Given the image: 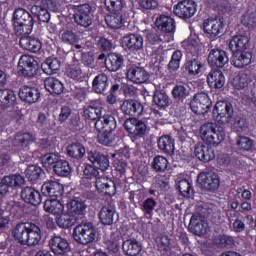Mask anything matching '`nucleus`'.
I'll list each match as a JSON object with an SVG mask.
<instances>
[{"instance_id": "f257e3e1", "label": "nucleus", "mask_w": 256, "mask_h": 256, "mask_svg": "<svg viewBox=\"0 0 256 256\" xmlns=\"http://www.w3.org/2000/svg\"><path fill=\"white\" fill-rule=\"evenodd\" d=\"M12 235L20 245L35 247L41 241V227L32 222L20 223L15 226Z\"/></svg>"}, {"instance_id": "f03ea898", "label": "nucleus", "mask_w": 256, "mask_h": 256, "mask_svg": "<svg viewBox=\"0 0 256 256\" xmlns=\"http://www.w3.org/2000/svg\"><path fill=\"white\" fill-rule=\"evenodd\" d=\"M13 27L17 35H31L35 20L29 11L24 8H16L12 17Z\"/></svg>"}, {"instance_id": "7ed1b4c3", "label": "nucleus", "mask_w": 256, "mask_h": 256, "mask_svg": "<svg viewBox=\"0 0 256 256\" xmlns=\"http://www.w3.org/2000/svg\"><path fill=\"white\" fill-rule=\"evenodd\" d=\"M200 135L204 143L213 145L214 147L221 145L226 137L225 128L217 126V124L212 122L205 123L201 126Z\"/></svg>"}, {"instance_id": "20e7f679", "label": "nucleus", "mask_w": 256, "mask_h": 256, "mask_svg": "<svg viewBox=\"0 0 256 256\" xmlns=\"http://www.w3.org/2000/svg\"><path fill=\"white\" fill-rule=\"evenodd\" d=\"M95 237H97V230L91 222L79 224L73 230V239L80 245L93 243Z\"/></svg>"}, {"instance_id": "39448f33", "label": "nucleus", "mask_w": 256, "mask_h": 256, "mask_svg": "<svg viewBox=\"0 0 256 256\" xmlns=\"http://www.w3.org/2000/svg\"><path fill=\"white\" fill-rule=\"evenodd\" d=\"M49 11H59L55 0H42L41 5H34L31 7L32 15H35V17L42 23H49V21H51V14Z\"/></svg>"}, {"instance_id": "423d86ee", "label": "nucleus", "mask_w": 256, "mask_h": 256, "mask_svg": "<svg viewBox=\"0 0 256 256\" xmlns=\"http://www.w3.org/2000/svg\"><path fill=\"white\" fill-rule=\"evenodd\" d=\"M211 105V99L205 92L195 94L193 100L190 102V107L196 115H205V113H209Z\"/></svg>"}, {"instance_id": "0eeeda50", "label": "nucleus", "mask_w": 256, "mask_h": 256, "mask_svg": "<svg viewBox=\"0 0 256 256\" xmlns=\"http://www.w3.org/2000/svg\"><path fill=\"white\" fill-rule=\"evenodd\" d=\"M48 245L55 256H70L71 255V244L66 238H63L57 234H54Z\"/></svg>"}, {"instance_id": "6e6552de", "label": "nucleus", "mask_w": 256, "mask_h": 256, "mask_svg": "<svg viewBox=\"0 0 256 256\" xmlns=\"http://www.w3.org/2000/svg\"><path fill=\"white\" fill-rule=\"evenodd\" d=\"M39 70V63L29 55H22L18 62V71L24 77H35Z\"/></svg>"}, {"instance_id": "1a4fd4ad", "label": "nucleus", "mask_w": 256, "mask_h": 256, "mask_svg": "<svg viewBox=\"0 0 256 256\" xmlns=\"http://www.w3.org/2000/svg\"><path fill=\"white\" fill-rule=\"evenodd\" d=\"M196 210L198 211L197 214H193L190 223H189V230L194 235H205L207 233V222H205V212H201L203 210L202 206H197Z\"/></svg>"}, {"instance_id": "9d476101", "label": "nucleus", "mask_w": 256, "mask_h": 256, "mask_svg": "<svg viewBox=\"0 0 256 256\" xmlns=\"http://www.w3.org/2000/svg\"><path fill=\"white\" fill-rule=\"evenodd\" d=\"M93 8L89 4H82L76 8L74 13V21L80 27H91L93 25Z\"/></svg>"}, {"instance_id": "9b49d317", "label": "nucleus", "mask_w": 256, "mask_h": 256, "mask_svg": "<svg viewBox=\"0 0 256 256\" xmlns=\"http://www.w3.org/2000/svg\"><path fill=\"white\" fill-rule=\"evenodd\" d=\"M214 113H217L216 121L225 125L233 119V105L227 101L217 102L214 107Z\"/></svg>"}, {"instance_id": "f8f14e48", "label": "nucleus", "mask_w": 256, "mask_h": 256, "mask_svg": "<svg viewBox=\"0 0 256 256\" xmlns=\"http://www.w3.org/2000/svg\"><path fill=\"white\" fill-rule=\"evenodd\" d=\"M121 45L125 51L137 53L143 49V36L135 33L126 34L122 37Z\"/></svg>"}, {"instance_id": "ddd939ff", "label": "nucleus", "mask_w": 256, "mask_h": 256, "mask_svg": "<svg viewBox=\"0 0 256 256\" xmlns=\"http://www.w3.org/2000/svg\"><path fill=\"white\" fill-rule=\"evenodd\" d=\"M197 8L193 0H182L174 6V14L180 19H191Z\"/></svg>"}, {"instance_id": "4468645a", "label": "nucleus", "mask_w": 256, "mask_h": 256, "mask_svg": "<svg viewBox=\"0 0 256 256\" xmlns=\"http://www.w3.org/2000/svg\"><path fill=\"white\" fill-rule=\"evenodd\" d=\"M197 181L206 191H215L219 189V176L213 172H201Z\"/></svg>"}, {"instance_id": "2eb2a0df", "label": "nucleus", "mask_w": 256, "mask_h": 256, "mask_svg": "<svg viewBox=\"0 0 256 256\" xmlns=\"http://www.w3.org/2000/svg\"><path fill=\"white\" fill-rule=\"evenodd\" d=\"M124 127L134 137H143L147 133V124L136 118L125 120Z\"/></svg>"}, {"instance_id": "dca6fc26", "label": "nucleus", "mask_w": 256, "mask_h": 256, "mask_svg": "<svg viewBox=\"0 0 256 256\" xmlns=\"http://www.w3.org/2000/svg\"><path fill=\"white\" fill-rule=\"evenodd\" d=\"M229 63V56L227 52L221 49H212L208 55V64L210 67H217L223 69L224 65Z\"/></svg>"}, {"instance_id": "f3484780", "label": "nucleus", "mask_w": 256, "mask_h": 256, "mask_svg": "<svg viewBox=\"0 0 256 256\" xmlns=\"http://www.w3.org/2000/svg\"><path fill=\"white\" fill-rule=\"evenodd\" d=\"M126 76L129 81H132V83H136V85H141L149 81V72H147V70H145V68L143 67H130L127 71Z\"/></svg>"}, {"instance_id": "a211bd4d", "label": "nucleus", "mask_w": 256, "mask_h": 256, "mask_svg": "<svg viewBox=\"0 0 256 256\" xmlns=\"http://www.w3.org/2000/svg\"><path fill=\"white\" fill-rule=\"evenodd\" d=\"M25 185V178L21 175H10L2 178L0 182V195H5L9 191V187H21Z\"/></svg>"}, {"instance_id": "6ab92c4d", "label": "nucleus", "mask_w": 256, "mask_h": 256, "mask_svg": "<svg viewBox=\"0 0 256 256\" xmlns=\"http://www.w3.org/2000/svg\"><path fill=\"white\" fill-rule=\"evenodd\" d=\"M95 129L98 133H101V131H115V129H117V120H115V116L111 114L100 116L95 122Z\"/></svg>"}, {"instance_id": "aec40b11", "label": "nucleus", "mask_w": 256, "mask_h": 256, "mask_svg": "<svg viewBox=\"0 0 256 256\" xmlns=\"http://www.w3.org/2000/svg\"><path fill=\"white\" fill-rule=\"evenodd\" d=\"M121 111L124 115H129L130 117H140L143 115V104L136 100H125L121 104Z\"/></svg>"}, {"instance_id": "412c9836", "label": "nucleus", "mask_w": 256, "mask_h": 256, "mask_svg": "<svg viewBox=\"0 0 256 256\" xmlns=\"http://www.w3.org/2000/svg\"><path fill=\"white\" fill-rule=\"evenodd\" d=\"M41 193L44 197H61L64 189L61 183L50 180L42 185Z\"/></svg>"}, {"instance_id": "4be33fe9", "label": "nucleus", "mask_w": 256, "mask_h": 256, "mask_svg": "<svg viewBox=\"0 0 256 256\" xmlns=\"http://www.w3.org/2000/svg\"><path fill=\"white\" fill-rule=\"evenodd\" d=\"M224 27L225 24L223 21L213 18H209L203 23L204 32L207 33V35H210V37H217L221 35Z\"/></svg>"}, {"instance_id": "5701e85b", "label": "nucleus", "mask_w": 256, "mask_h": 256, "mask_svg": "<svg viewBox=\"0 0 256 256\" xmlns=\"http://www.w3.org/2000/svg\"><path fill=\"white\" fill-rule=\"evenodd\" d=\"M41 97V93H39V89L35 87L23 86L19 90V98L24 103H29L30 105L33 103H37Z\"/></svg>"}, {"instance_id": "b1692460", "label": "nucleus", "mask_w": 256, "mask_h": 256, "mask_svg": "<svg viewBox=\"0 0 256 256\" xmlns=\"http://www.w3.org/2000/svg\"><path fill=\"white\" fill-rule=\"evenodd\" d=\"M95 187L99 193L104 195H115V182L105 177H98L95 180Z\"/></svg>"}, {"instance_id": "393cba45", "label": "nucleus", "mask_w": 256, "mask_h": 256, "mask_svg": "<svg viewBox=\"0 0 256 256\" xmlns=\"http://www.w3.org/2000/svg\"><path fill=\"white\" fill-rule=\"evenodd\" d=\"M207 83L211 89H221L225 85V75L221 70H211L207 75Z\"/></svg>"}, {"instance_id": "a878e982", "label": "nucleus", "mask_w": 256, "mask_h": 256, "mask_svg": "<svg viewBox=\"0 0 256 256\" xmlns=\"http://www.w3.org/2000/svg\"><path fill=\"white\" fill-rule=\"evenodd\" d=\"M88 159L93 163L94 167L100 169V171H107V169H109V159L97 151L88 152Z\"/></svg>"}, {"instance_id": "bb28decb", "label": "nucleus", "mask_w": 256, "mask_h": 256, "mask_svg": "<svg viewBox=\"0 0 256 256\" xmlns=\"http://www.w3.org/2000/svg\"><path fill=\"white\" fill-rule=\"evenodd\" d=\"M21 197L25 203H29L30 205L37 206L41 204V194L33 187L27 186L23 188Z\"/></svg>"}, {"instance_id": "cd10ccee", "label": "nucleus", "mask_w": 256, "mask_h": 256, "mask_svg": "<svg viewBox=\"0 0 256 256\" xmlns=\"http://www.w3.org/2000/svg\"><path fill=\"white\" fill-rule=\"evenodd\" d=\"M115 217H117V211L115 206L111 204L103 206L99 212V219L102 225H113Z\"/></svg>"}, {"instance_id": "c85d7f7f", "label": "nucleus", "mask_w": 256, "mask_h": 256, "mask_svg": "<svg viewBox=\"0 0 256 256\" xmlns=\"http://www.w3.org/2000/svg\"><path fill=\"white\" fill-rule=\"evenodd\" d=\"M155 26L162 33H173L175 31V20L170 16L161 15L156 19Z\"/></svg>"}, {"instance_id": "c756f323", "label": "nucleus", "mask_w": 256, "mask_h": 256, "mask_svg": "<svg viewBox=\"0 0 256 256\" xmlns=\"http://www.w3.org/2000/svg\"><path fill=\"white\" fill-rule=\"evenodd\" d=\"M194 153L200 161H204L205 163H209V161H213V158L215 157V152L213 151V148L203 145V144H197L194 149Z\"/></svg>"}, {"instance_id": "7c9ffc66", "label": "nucleus", "mask_w": 256, "mask_h": 256, "mask_svg": "<svg viewBox=\"0 0 256 256\" xmlns=\"http://www.w3.org/2000/svg\"><path fill=\"white\" fill-rule=\"evenodd\" d=\"M249 47V38L247 36H234L233 39L230 40L229 49L232 53H237V51L245 52Z\"/></svg>"}, {"instance_id": "2f4dec72", "label": "nucleus", "mask_w": 256, "mask_h": 256, "mask_svg": "<svg viewBox=\"0 0 256 256\" xmlns=\"http://www.w3.org/2000/svg\"><path fill=\"white\" fill-rule=\"evenodd\" d=\"M124 59L121 54H116V53H110L106 58H105V67L108 69V71H119L121 67H123Z\"/></svg>"}, {"instance_id": "473e14b6", "label": "nucleus", "mask_w": 256, "mask_h": 256, "mask_svg": "<svg viewBox=\"0 0 256 256\" xmlns=\"http://www.w3.org/2000/svg\"><path fill=\"white\" fill-rule=\"evenodd\" d=\"M66 75L69 79L74 81H82L85 77L83 70L81 69V64L77 60H73L66 67Z\"/></svg>"}, {"instance_id": "72a5a7b5", "label": "nucleus", "mask_w": 256, "mask_h": 256, "mask_svg": "<svg viewBox=\"0 0 256 256\" xmlns=\"http://www.w3.org/2000/svg\"><path fill=\"white\" fill-rule=\"evenodd\" d=\"M122 249L125 255L137 256L143 251V246L135 239H127L123 242Z\"/></svg>"}, {"instance_id": "f704fd0d", "label": "nucleus", "mask_w": 256, "mask_h": 256, "mask_svg": "<svg viewBox=\"0 0 256 256\" xmlns=\"http://www.w3.org/2000/svg\"><path fill=\"white\" fill-rule=\"evenodd\" d=\"M158 149L166 155H173L175 153V140L169 135L161 136L158 139Z\"/></svg>"}, {"instance_id": "c9c22d12", "label": "nucleus", "mask_w": 256, "mask_h": 256, "mask_svg": "<svg viewBox=\"0 0 256 256\" xmlns=\"http://www.w3.org/2000/svg\"><path fill=\"white\" fill-rule=\"evenodd\" d=\"M19 43L22 49L30 51L31 53H38V51H41V41L37 38L24 36L20 38Z\"/></svg>"}, {"instance_id": "e433bc0d", "label": "nucleus", "mask_w": 256, "mask_h": 256, "mask_svg": "<svg viewBox=\"0 0 256 256\" xmlns=\"http://www.w3.org/2000/svg\"><path fill=\"white\" fill-rule=\"evenodd\" d=\"M252 55L249 51L241 52H233V65L237 67V69H243V67H247L251 63Z\"/></svg>"}, {"instance_id": "4c0bfd02", "label": "nucleus", "mask_w": 256, "mask_h": 256, "mask_svg": "<svg viewBox=\"0 0 256 256\" xmlns=\"http://www.w3.org/2000/svg\"><path fill=\"white\" fill-rule=\"evenodd\" d=\"M109 88V77L105 74H98L92 83V89L95 93L102 95Z\"/></svg>"}, {"instance_id": "58836bf2", "label": "nucleus", "mask_w": 256, "mask_h": 256, "mask_svg": "<svg viewBox=\"0 0 256 256\" xmlns=\"http://www.w3.org/2000/svg\"><path fill=\"white\" fill-rule=\"evenodd\" d=\"M44 209L47 213H51V215H55L59 217V215H63V211H65V206L61 201L57 199L46 200L44 203Z\"/></svg>"}, {"instance_id": "ea45409f", "label": "nucleus", "mask_w": 256, "mask_h": 256, "mask_svg": "<svg viewBox=\"0 0 256 256\" xmlns=\"http://www.w3.org/2000/svg\"><path fill=\"white\" fill-rule=\"evenodd\" d=\"M105 22L111 29H121L125 24V18L122 12H112L105 17Z\"/></svg>"}, {"instance_id": "a19ab883", "label": "nucleus", "mask_w": 256, "mask_h": 256, "mask_svg": "<svg viewBox=\"0 0 256 256\" xmlns=\"http://www.w3.org/2000/svg\"><path fill=\"white\" fill-rule=\"evenodd\" d=\"M41 69L46 75H53V73H57L61 69V60L49 57L42 63Z\"/></svg>"}, {"instance_id": "79ce46f5", "label": "nucleus", "mask_w": 256, "mask_h": 256, "mask_svg": "<svg viewBox=\"0 0 256 256\" xmlns=\"http://www.w3.org/2000/svg\"><path fill=\"white\" fill-rule=\"evenodd\" d=\"M46 90L52 95H61L63 93V83L54 77H48L44 80Z\"/></svg>"}, {"instance_id": "37998d69", "label": "nucleus", "mask_w": 256, "mask_h": 256, "mask_svg": "<svg viewBox=\"0 0 256 256\" xmlns=\"http://www.w3.org/2000/svg\"><path fill=\"white\" fill-rule=\"evenodd\" d=\"M67 209L73 216L84 215L87 210V204H85V201L80 199H74L67 204Z\"/></svg>"}, {"instance_id": "c03bdc74", "label": "nucleus", "mask_w": 256, "mask_h": 256, "mask_svg": "<svg viewBox=\"0 0 256 256\" xmlns=\"http://www.w3.org/2000/svg\"><path fill=\"white\" fill-rule=\"evenodd\" d=\"M75 223H77V217L73 216V214L62 213L56 218V225L61 229H69L70 227H73Z\"/></svg>"}, {"instance_id": "a18cd8bd", "label": "nucleus", "mask_w": 256, "mask_h": 256, "mask_svg": "<svg viewBox=\"0 0 256 256\" xmlns=\"http://www.w3.org/2000/svg\"><path fill=\"white\" fill-rule=\"evenodd\" d=\"M17 97L11 89L0 90V107H11L15 104Z\"/></svg>"}, {"instance_id": "49530a36", "label": "nucleus", "mask_w": 256, "mask_h": 256, "mask_svg": "<svg viewBox=\"0 0 256 256\" xmlns=\"http://www.w3.org/2000/svg\"><path fill=\"white\" fill-rule=\"evenodd\" d=\"M35 141V136L31 133H20L14 136L12 140V145L14 147H27L29 143H33Z\"/></svg>"}, {"instance_id": "de8ad7c7", "label": "nucleus", "mask_w": 256, "mask_h": 256, "mask_svg": "<svg viewBox=\"0 0 256 256\" xmlns=\"http://www.w3.org/2000/svg\"><path fill=\"white\" fill-rule=\"evenodd\" d=\"M101 107L89 105L83 108V117L88 121H98L101 118Z\"/></svg>"}, {"instance_id": "09e8293b", "label": "nucleus", "mask_w": 256, "mask_h": 256, "mask_svg": "<svg viewBox=\"0 0 256 256\" xmlns=\"http://www.w3.org/2000/svg\"><path fill=\"white\" fill-rule=\"evenodd\" d=\"M54 173L58 175V177H67L71 174V166H69V162L64 159H59L57 164L53 166Z\"/></svg>"}, {"instance_id": "8fccbe9b", "label": "nucleus", "mask_w": 256, "mask_h": 256, "mask_svg": "<svg viewBox=\"0 0 256 256\" xmlns=\"http://www.w3.org/2000/svg\"><path fill=\"white\" fill-rule=\"evenodd\" d=\"M69 157H73V159H83L85 157V146L81 143H74L67 147Z\"/></svg>"}, {"instance_id": "3c124183", "label": "nucleus", "mask_w": 256, "mask_h": 256, "mask_svg": "<svg viewBox=\"0 0 256 256\" xmlns=\"http://www.w3.org/2000/svg\"><path fill=\"white\" fill-rule=\"evenodd\" d=\"M235 89H245L251 83V76L247 73H240L233 79Z\"/></svg>"}, {"instance_id": "603ef678", "label": "nucleus", "mask_w": 256, "mask_h": 256, "mask_svg": "<svg viewBox=\"0 0 256 256\" xmlns=\"http://www.w3.org/2000/svg\"><path fill=\"white\" fill-rule=\"evenodd\" d=\"M168 165L169 161H167V158L163 156H155L152 161V169H154L157 173H165Z\"/></svg>"}, {"instance_id": "864d4df0", "label": "nucleus", "mask_w": 256, "mask_h": 256, "mask_svg": "<svg viewBox=\"0 0 256 256\" xmlns=\"http://www.w3.org/2000/svg\"><path fill=\"white\" fill-rule=\"evenodd\" d=\"M176 189H178L182 197H189L191 193H193V187H191V183H189V180L187 179L178 180L176 183Z\"/></svg>"}, {"instance_id": "5fc2aeb1", "label": "nucleus", "mask_w": 256, "mask_h": 256, "mask_svg": "<svg viewBox=\"0 0 256 256\" xmlns=\"http://www.w3.org/2000/svg\"><path fill=\"white\" fill-rule=\"evenodd\" d=\"M232 128L236 133L247 131V129H249V121H247V118L243 116H236L232 123Z\"/></svg>"}, {"instance_id": "6e6d98bb", "label": "nucleus", "mask_w": 256, "mask_h": 256, "mask_svg": "<svg viewBox=\"0 0 256 256\" xmlns=\"http://www.w3.org/2000/svg\"><path fill=\"white\" fill-rule=\"evenodd\" d=\"M41 173H43V170L37 165H30L25 171V175L31 183H35L41 177Z\"/></svg>"}, {"instance_id": "4d7b16f0", "label": "nucleus", "mask_w": 256, "mask_h": 256, "mask_svg": "<svg viewBox=\"0 0 256 256\" xmlns=\"http://www.w3.org/2000/svg\"><path fill=\"white\" fill-rule=\"evenodd\" d=\"M172 96L178 101H183L189 97V88L183 84L176 85L172 90Z\"/></svg>"}, {"instance_id": "13d9d810", "label": "nucleus", "mask_w": 256, "mask_h": 256, "mask_svg": "<svg viewBox=\"0 0 256 256\" xmlns=\"http://www.w3.org/2000/svg\"><path fill=\"white\" fill-rule=\"evenodd\" d=\"M60 39L62 43H65L66 45H75V43H79V37H77V34H75L73 30H63Z\"/></svg>"}, {"instance_id": "bf43d9fd", "label": "nucleus", "mask_w": 256, "mask_h": 256, "mask_svg": "<svg viewBox=\"0 0 256 256\" xmlns=\"http://www.w3.org/2000/svg\"><path fill=\"white\" fill-rule=\"evenodd\" d=\"M157 207V201L153 198H147L141 205V210L146 217H152L153 211Z\"/></svg>"}, {"instance_id": "052dcab7", "label": "nucleus", "mask_w": 256, "mask_h": 256, "mask_svg": "<svg viewBox=\"0 0 256 256\" xmlns=\"http://www.w3.org/2000/svg\"><path fill=\"white\" fill-rule=\"evenodd\" d=\"M153 101L157 107L161 109H165V107H169V96L161 91L155 92L153 96Z\"/></svg>"}, {"instance_id": "680f3d73", "label": "nucleus", "mask_w": 256, "mask_h": 256, "mask_svg": "<svg viewBox=\"0 0 256 256\" xmlns=\"http://www.w3.org/2000/svg\"><path fill=\"white\" fill-rule=\"evenodd\" d=\"M201 67H203V65L201 61L197 59L189 60L185 64L186 71L189 75H199V73H201Z\"/></svg>"}, {"instance_id": "e2e57ef3", "label": "nucleus", "mask_w": 256, "mask_h": 256, "mask_svg": "<svg viewBox=\"0 0 256 256\" xmlns=\"http://www.w3.org/2000/svg\"><path fill=\"white\" fill-rule=\"evenodd\" d=\"M181 59H183V53L180 50H176L168 64L169 71H177L181 67Z\"/></svg>"}, {"instance_id": "0e129e2a", "label": "nucleus", "mask_w": 256, "mask_h": 256, "mask_svg": "<svg viewBox=\"0 0 256 256\" xmlns=\"http://www.w3.org/2000/svg\"><path fill=\"white\" fill-rule=\"evenodd\" d=\"M156 246L159 251H169L171 249V239L167 235H159L156 237Z\"/></svg>"}, {"instance_id": "69168bd1", "label": "nucleus", "mask_w": 256, "mask_h": 256, "mask_svg": "<svg viewBox=\"0 0 256 256\" xmlns=\"http://www.w3.org/2000/svg\"><path fill=\"white\" fill-rule=\"evenodd\" d=\"M241 23L248 27V29H255L256 27V11L247 12L243 15Z\"/></svg>"}, {"instance_id": "338daca9", "label": "nucleus", "mask_w": 256, "mask_h": 256, "mask_svg": "<svg viewBox=\"0 0 256 256\" xmlns=\"http://www.w3.org/2000/svg\"><path fill=\"white\" fill-rule=\"evenodd\" d=\"M236 145L242 151H250L251 147H253V141L247 136H238L236 138Z\"/></svg>"}, {"instance_id": "774afa93", "label": "nucleus", "mask_w": 256, "mask_h": 256, "mask_svg": "<svg viewBox=\"0 0 256 256\" xmlns=\"http://www.w3.org/2000/svg\"><path fill=\"white\" fill-rule=\"evenodd\" d=\"M61 157L59 154L50 153L46 154L42 157V164L44 167H51V165H57L59 163Z\"/></svg>"}]
</instances>
